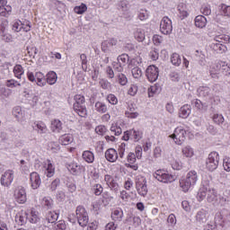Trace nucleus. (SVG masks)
<instances>
[{"label": "nucleus", "mask_w": 230, "mask_h": 230, "mask_svg": "<svg viewBox=\"0 0 230 230\" xmlns=\"http://www.w3.org/2000/svg\"><path fill=\"white\" fill-rule=\"evenodd\" d=\"M106 100L109 102V103H111V105H118V97L112 93H110Z\"/></svg>", "instance_id": "e2e57ef3"}, {"label": "nucleus", "mask_w": 230, "mask_h": 230, "mask_svg": "<svg viewBox=\"0 0 230 230\" xmlns=\"http://www.w3.org/2000/svg\"><path fill=\"white\" fill-rule=\"evenodd\" d=\"M125 114H126L127 118H130L131 119H134L139 116V113L134 111V109H132V108L126 111Z\"/></svg>", "instance_id": "052dcab7"}, {"label": "nucleus", "mask_w": 230, "mask_h": 230, "mask_svg": "<svg viewBox=\"0 0 230 230\" xmlns=\"http://www.w3.org/2000/svg\"><path fill=\"white\" fill-rule=\"evenodd\" d=\"M67 226L66 225V221L64 220H59L57 222L56 225V229L58 230H66Z\"/></svg>", "instance_id": "774afa93"}, {"label": "nucleus", "mask_w": 230, "mask_h": 230, "mask_svg": "<svg viewBox=\"0 0 230 230\" xmlns=\"http://www.w3.org/2000/svg\"><path fill=\"white\" fill-rule=\"evenodd\" d=\"M58 217L59 214L55 212V211H49L46 216L45 218L47 220V222H49V224H55V222H57V220H58Z\"/></svg>", "instance_id": "cd10ccee"}, {"label": "nucleus", "mask_w": 230, "mask_h": 230, "mask_svg": "<svg viewBox=\"0 0 230 230\" xmlns=\"http://www.w3.org/2000/svg\"><path fill=\"white\" fill-rule=\"evenodd\" d=\"M209 188H210L209 183H207L206 185L203 184V186L199 188L197 194V199L199 200V202H202V200L206 199V196L209 191Z\"/></svg>", "instance_id": "412c9836"}, {"label": "nucleus", "mask_w": 230, "mask_h": 230, "mask_svg": "<svg viewBox=\"0 0 230 230\" xmlns=\"http://www.w3.org/2000/svg\"><path fill=\"white\" fill-rule=\"evenodd\" d=\"M221 10L223 12V15L226 17H230V5H226V4H221Z\"/></svg>", "instance_id": "69168bd1"}, {"label": "nucleus", "mask_w": 230, "mask_h": 230, "mask_svg": "<svg viewBox=\"0 0 230 230\" xmlns=\"http://www.w3.org/2000/svg\"><path fill=\"white\" fill-rule=\"evenodd\" d=\"M41 206L46 209H51L53 208V199L49 197H45L41 200Z\"/></svg>", "instance_id": "4c0bfd02"}, {"label": "nucleus", "mask_w": 230, "mask_h": 230, "mask_svg": "<svg viewBox=\"0 0 230 230\" xmlns=\"http://www.w3.org/2000/svg\"><path fill=\"white\" fill-rule=\"evenodd\" d=\"M216 42H221V44H227L230 42L229 35L221 34L216 37Z\"/></svg>", "instance_id": "de8ad7c7"}, {"label": "nucleus", "mask_w": 230, "mask_h": 230, "mask_svg": "<svg viewBox=\"0 0 230 230\" xmlns=\"http://www.w3.org/2000/svg\"><path fill=\"white\" fill-rule=\"evenodd\" d=\"M192 105H194L198 111H208V104L201 102V101L199 99L193 100Z\"/></svg>", "instance_id": "e433bc0d"}, {"label": "nucleus", "mask_w": 230, "mask_h": 230, "mask_svg": "<svg viewBox=\"0 0 230 230\" xmlns=\"http://www.w3.org/2000/svg\"><path fill=\"white\" fill-rule=\"evenodd\" d=\"M77 222L81 227L87 226V224H89V214L77 217Z\"/></svg>", "instance_id": "79ce46f5"}, {"label": "nucleus", "mask_w": 230, "mask_h": 230, "mask_svg": "<svg viewBox=\"0 0 230 230\" xmlns=\"http://www.w3.org/2000/svg\"><path fill=\"white\" fill-rule=\"evenodd\" d=\"M73 110L80 118H87V106L85 104H73Z\"/></svg>", "instance_id": "a211bd4d"}, {"label": "nucleus", "mask_w": 230, "mask_h": 230, "mask_svg": "<svg viewBox=\"0 0 230 230\" xmlns=\"http://www.w3.org/2000/svg\"><path fill=\"white\" fill-rule=\"evenodd\" d=\"M118 82L119 85H125L126 84H128V79L127 78V75H125V74H119Z\"/></svg>", "instance_id": "680f3d73"}, {"label": "nucleus", "mask_w": 230, "mask_h": 230, "mask_svg": "<svg viewBox=\"0 0 230 230\" xmlns=\"http://www.w3.org/2000/svg\"><path fill=\"white\" fill-rule=\"evenodd\" d=\"M146 76L151 83L155 82L159 78V68L154 65L149 66L146 70Z\"/></svg>", "instance_id": "9b49d317"}, {"label": "nucleus", "mask_w": 230, "mask_h": 230, "mask_svg": "<svg viewBox=\"0 0 230 230\" xmlns=\"http://www.w3.org/2000/svg\"><path fill=\"white\" fill-rule=\"evenodd\" d=\"M73 141H75V137L71 133H65L59 136L58 139V143L62 146H67L68 145H71Z\"/></svg>", "instance_id": "dca6fc26"}, {"label": "nucleus", "mask_w": 230, "mask_h": 230, "mask_svg": "<svg viewBox=\"0 0 230 230\" xmlns=\"http://www.w3.org/2000/svg\"><path fill=\"white\" fill-rule=\"evenodd\" d=\"M173 31V26L172 25V20L168 16H164L160 22V31L164 35H170Z\"/></svg>", "instance_id": "1a4fd4ad"}, {"label": "nucleus", "mask_w": 230, "mask_h": 230, "mask_svg": "<svg viewBox=\"0 0 230 230\" xmlns=\"http://www.w3.org/2000/svg\"><path fill=\"white\" fill-rule=\"evenodd\" d=\"M220 162V156L217 152H211L206 160V168L208 172H215L218 168V163Z\"/></svg>", "instance_id": "7ed1b4c3"}, {"label": "nucleus", "mask_w": 230, "mask_h": 230, "mask_svg": "<svg viewBox=\"0 0 230 230\" xmlns=\"http://www.w3.org/2000/svg\"><path fill=\"white\" fill-rule=\"evenodd\" d=\"M13 30L17 32L23 31L24 33H28V31H31V22L28 20H17L13 23Z\"/></svg>", "instance_id": "39448f33"}, {"label": "nucleus", "mask_w": 230, "mask_h": 230, "mask_svg": "<svg viewBox=\"0 0 230 230\" xmlns=\"http://www.w3.org/2000/svg\"><path fill=\"white\" fill-rule=\"evenodd\" d=\"M182 154L185 157H193V148L191 146H187L182 149Z\"/></svg>", "instance_id": "bf43d9fd"}, {"label": "nucleus", "mask_w": 230, "mask_h": 230, "mask_svg": "<svg viewBox=\"0 0 230 230\" xmlns=\"http://www.w3.org/2000/svg\"><path fill=\"white\" fill-rule=\"evenodd\" d=\"M118 62L121 64V66L124 67V66H127V64H129L130 62V57H128V54H121L118 57Z\"/></svg>", "instance_id": "ea45409f"}, {"label": "nucleus", "mask_w": 230, "mask_h": 230, "mask_svg": "<svg viewBox=\"0 0 230 230\" xmlns=\"http://www.w3.org/2000/svg\"><path fill=\"white\" fill-rule=\"evenodd\" d=\"M111 217L113 222H121L123 220V210L121 208H115L111 211Z\"/></svg>", "instance_id": "4be33fe9"}, {"label": "nucleus", "mask_w": 230, "mask_h": 230, "mask_svg": "<svg viewBox=\"0 0 230 230\" xmlns=\"http://www.w3.org/2000/svg\"><path fill=\"white\" fill-rule=\"evenodd\" d=\"M32 128L38 134H46L48 132V126L42 120H36L32 123Z\"/></svg>", "instance_id": "f3484780"}, {"label": "nucleus", "mask_w": 230, "mask_h": 230, "mask_svg": "<svg viewBox=\"0 0 230 230\" xmlns=\"http://www.w3.org/2000/svg\"><path fill=\"white\" fill-rule=\"evenodd\" d=\"M131 138L135 141H139L141 139V133L136 129H131Z\"/></svg>", "instance_id": "338daca9"}, {"label": "nucleus", "mask_w": 230, "mask_h": 230, "mask_svg": "<svg viewBox=\"0 0 230 230\" xmlns=\"http://www.w3.org/2000/svg\"><path fill=\"white\" fill-rule=\"evenodd\" d=\"M118 151L114 148H109L105 151V159L109 161V163H116L118 161Z\"/></svg>", "instance_id": "aec40b11"}, {"label": "nucleus", "mask_w": 230, "mask_h": 230, "mask_svg": "<svg viewBox=\"0 0 230 230\" xmlns=\"http://www.w3.org/2000/svg\"><path fill=\"white\" fill-rule=\"evenodd\" d=\"M111 132L114 134V136H121L123 134V129L121 128V123L116 121L113 122L110 128Z\"/></svg>", "instance_id": "a878e982"}, {"label": "nucleus", "mask_w": 230, "mask_h": 230, "mask_svg": "<svg viewBox=\"0 0 230 230\" xmlns=\"http://www.w3.org/2000/svg\"><path fill=\"white\" fill-rule=\"evenodd\" d=\"M13 73L15 78H18V80H21V78H22V75H24V68L21 65H16L13 67Z\"/></svg>", "instance_id": "473e14b6"}, {"label": "nucleus", "mask_w": 230, "mask_h": 230, "mask_svg": "<svg viewBox=\"0 0 230 230\" xmlns=\"http://www.w3.org/2000/svg\"><path fill=\"white\" fill-rule=\"evenodd\" d=\"M171 62L173 66H181L182 60L181 59V56L178 53H173L171 56Z\"/></svg>", "instance_id": "49530a36"}, {"label": "nucleus", "mask_w": 230, "mask_h": 230, "mask_svg": "<svg viewBox=\"0 0 230 230\" xmlns=\"http://www.w3.org/2000/svg\"><path fill=\"white\" fill-rule=\"evenodd\" d=\"M14 200L18 204H26L28 201V194H26V189L22 186H18L14 190Z\"/></svg>", "instance_id": "6e6552de"}, {"label": "nucleus", "mask_w": 230, "mask_h": 230, "mask_svg": "<svg viewBox=\"0 0 230 230\" xmlns=\"http://www.w3.org/2000/svg\"><path fill=\"white\" fill-rule=\"evenodd\" d=\"M104 73L106 75V77L109 78V80H112V78H114V76H115L114 70L112 69V66H108L105 67Z\"/></svg>", "instance_id": "864d4df0"}, {"label": "nucleus", "mask_w": 230, "mask_h": 230, "mask_svg": "<svg viewBox=\"0 0 230 230\" xmlns=\"http://www.w3.org/2000/svg\"><path fill=\"white\" fill-rule=\"evenodd\" d=\"M207 201L211 202H217V192L215 191V189L209 188L208 192L207 194Z\"/></svg>", "instance_id": "c9c22d12"}, {"label": "nucleus", "mask_w": 230, "mask_h": 230, "mask_svg": "<svg viewBox=\"0 0 230 230\" xmlns=\"http://www.w3.org/2000/svg\"><path fill=\"white\" fill-rule=\"evenodd\" d=\"M30 182L31 188L32 190H39L40 188V184H42V180L40 179V175L38 174L37 172H33L30 174Z\"/></svg>", "instance_id": "4468645a"}, {"label": "nucleus", "mask_w": 230, "mask_h": 230, "mask_svg": "<svg viewBox=\"0 0 230 230\" xmlns=\"http://www.w3.org/2000/svg\"><path fill=\"white\" fill-rule=\"evenodd\" d=\"M212 119L216 125H222L225 121L224 116L218 113L214 114Z\"/></svg>", "instance_id": "603ef678"}, {"label": "nucleus", "mask_w": 230, "mask_h": 230, "mask_svg": "<svg viewBox=\"0 0 230 230\" xmlns=\"http://www.w3.org/2000/svg\"><path fill=\"white\" fill-rule=\"evenodd\" d=\"M132 75L134 78H141L143 76V71H141V68L135 66L132 68Z\"/></svg>", "instance_id": "0e129e2a"}, {"label": "nucleus", "mask_w": 230, "mask_h": 230, "mask_svg": "<svg viewBox=\"0 0 230 230\" xmlns=\"http://www.w3.org/2000/svg\"><path fill=\"white\" fill-rule=\"evenodd\" d=\"M95 132L99 136H105V134H107V127L104 125H99L95 128Z\"/></svg>", "instance_id": "4d7b16f0"}, {"label": "nucleus", "mask_w": 230, "mask_h": 230, "mask_svg": "<svg viewBox=\"0 0 230 230\" xmlns=\"http://www.w3.org/2000/svg\"><path fill=\"white\" fill-rule=\"evenodd\" d=\"M43 168L45 170V175L49 178L55 175V166L51 163V160H47L43 163Z\"/></svg>", "instance_id": "6ab92c4d"}, {"label": "nucleus", "mask_w": 230, "mask_h": 230, "mask_svg": "<svg viewBox=\"0 0 230 230\" xmlns=\"http://www.w3.org/2000/svg\"><path fill=\"white\" fill-rule=\"evenodd\" d=\"M197 181H199L197 172L190 171L187 173L185 178L180 180V188H181L182 191L186 193L190 191V188H193V186L197 184Z\"/></svg>", "instance_id": "f03ea898"}, {"label": "nucleus", "mask_w": 230, "mask_h": 230, "mask_svg": "<svg viewBox=\"0 0 230 230\" xmlns=\"http://www.w3.org/2000/svg\"><path fill=\"white\" fill-rule=\"evenodd\" d=\"M40 221V217H39V212L35 210H31L30 213L25 210H21L15 216V222L18 226H26L28 222L30 224H37Z\"/></svg>", "instance_id": "f257e3e1"}, {"label": "nucleus", "mask_w": 230, "mask_h": 230, "mask_svg": "<svg viewBox=\"0 0 230 230\" xmlns=\"http://www.w3.org/2000/svg\"><path fill=\"white\" fill-rule=\"evenodd\" d=\"M75 215H76V218L80 217H84L87 214V210H85V208H84L83 206H78L76 208L75 210Z\"/></svg>", "instance_id": "5fc2aeb1"}, {"label": "nucleus", "mask_w": 230, "mask_h": 230, "mask_svg": "<svg viewBox=\"0 0 230 230\" xmlns=\"http://www.w3.org/2000/svg\"><path fill=\"white\" fill-rule=\"evenodd\" d=\"M58 78V76L55 71H49L45 77L46 84H49V85H55V84H57Z\"/></svg>", "instance_id": "b1692460"}, {"label": "nucleus", "mask_w": 230, "mask_h": 230, "mask_svg": "<svg viewBox=\"0 0 230 230\" xmlns=\"http://www.w3.org/2000/svg\"><path fill=\"white\" fill-rule=\"evenodd\" d=\"M93 191L96 197H100L103 193V187L100 183H96L93 186Z\"/></svg>", "instance_id": "3c124183"}, {"label": "nucleus", "mask_w": 230, "mask_h": 230, "mask_svg": "<svg viewBox=\"0 0 230 230\" xmlns=\"http://www.w3.org/2000/svg\"><path fill=\"white\" fill-rule=\"evenodd\" d=\"M14 179V172L13 170H7L5 171L0 179V182L2 186H5V188H8V186H11L13 182Z\"/></svg>", "instance_id": "9d476101"}, {"label": "nucleus", "mask_w": 230, "mask_h": 230, "mask_svg": "<svg viewBox=\"0 0 230 230\" xmlns=\"http://www.w3.org/2000/svg\"><path fill=\"white\" fill-rule=\"evenodd\" d=\"M197 93L200 98H208L211 93V88L208 86H200L198 88Z\"/></svg>", "instance_id": "7c9ffc66"}, {"label": "nucleus", "mask_w": 230, "mask_h": 230, "mask_svg": "<svg viewBox=\"0 0 230 230\" xmlns=\"http://www.w3.org/2000/svg\"><path fill=\"white\" fill-rule=\"evenodd\" d=\"M206 24H208V19L205 18L204 15H198L195 18V26L197 28H206Z\"/></svg>", "instance_id": "c756f323"}, {"label": "nucleus", "mask_w": 230, "mask_h": 230, "mask_svg": "<svg viewBox=\"0 0 230 230\" xmlns=\"http://www.w3.org/2000/svg\"><path fill=\"white\" fill-rule=\"evenodd\" d=\"M187 132L182 128H176L172 135H170L169 137L173 139L176 145H182L186 140Z\"/></svg>", "instance_id": "0eeeda50"}, {"label": "nucleus", "mask_w": 230, "mask_h": 230, "mask_svg": "<svg viewBox=\"0 0 230 230\" xmlns=\"http://www.w3.org/2000/svg\"><path fill=\"white\" fill-rule=\"evenodd\" d=\"M49 128L52 134H60L64 130V124L60 119H54L50 120Z\"/></svg>", "instance_id": "ddd939ff"}, {"label": "nucleus", "mask_w": 230, "mask_h": 230, "mask_svg": "<svg viewBox=\"0 0 230 230\" xmlns=\"http://www.w3.org/2000/svg\"><path fill=\"white\" fill-rule=\"evenodd\" d=\"M136 188H137V193L142 195V197H145V183L141 181H137Z\"/></svg>", "instance_id": "6e6d98bb"}, {"label": "nucleus", "mask_w": 230, "mask_h": 230, "mask_svg": "<svg viewBox=\"0 0 230 230\" xmlns=\"http://www.w3.org/2000/svg\"><path fill=\"white\" fill-rule=\"evenodd\" d=\"M116 44H118V40L116 39H110L108 40H104L102 43V50L104 51H109V49H111V48H112L113 46H116Z\"/></svg>", "instance_id": "5701e85b"}, {"label": "nucleus", "mask_w": 230, "mask_h": 230, "mask_svg": "<svg viewBox=\"0 0 230 230\" xmlns=\"http://www.w3.org/2000/svg\"><path fill=\"white\" fill-rule=\"evenodd\" d=\"M216 69H217L220 73H223V75H226V76H227V75H230V67L224 62L217 63Z\"/></svg>", "instance_id": "c85d7f7f"}, {"label": "nucleus", "mask_w": 230, "mask_h": 230, "mask_svg": "<svg viewBox=\"0 0 230 230\" xmlns=\"http://www.w3.org/2000/svg\"><path fill=\"white\" fill-rule=\"evenodd\" d=\"M213 49L219 53H224L225 51H227V48L226 47V45L222 44L220 41H217L213 44Z\"/></svg>", "instance_id": "a19ab883"}, {"label": "nucleus", "mask_w": 230, "mask_h": 230, "mask_svg": "<svg viewBox=\"0 0 230 230\" xmlns=\"http://www.w3.org/2000/svg\"><path fill=\"white\" fill-rule=\"evenodd\" d=\"M180 118H183V119H186L191 114V106L185 104L183 105L179 111Z\"/></svg>", "instance_id": "bb28decb"}, {"label": "nucleus", "mask_w": 230, "mask_h": 230, "mask_svg": "<svg viewBox=\"0 0 230 230\" xmlns=\"http://www.w3.org/2000/svg\"><path fill=\"white\" fill-rule=\"evenodd\" d=\"M74 12L78 15H82L87 12V5L85 4H81L80 5H77L74 8Z\"/></svg>", "instance_id": "c03bdc74"}, {"label": "nucleus", "mask_w": 230, "mask_h": 230, "mask_svg": "<svg viewBox=\"0 0 230 230\" xmlns=\"http://www.w3.org/2000/svg\"><path fill=\"white\" fill-rule=\"evenodd\" d=\"M82 159L84 161V163L91 164L94 163V153L89 150H85L82 154Z\"/></svg>", "instance_id": "393cba45"}, {"label": "nucleus", "mask_w": 230, "mask_h": 230, "mask_svg": "<svg viewBox=\"0 0 230 230\" xmlns=\"http://www.w3.org/2000/svg\"><path fill=\"white\" fill-rule=\"evenodd\" d=\"M224 216H223V210L221 212L216 213L215 216V225L220 226V227H224Z\"/></svg>", "instance_id": "58836bf2"}, {"label": "nucleus", "mask_w": 230, "mask_h": 230, "mask_svg": "<svg viewBox=\"0 0 230 230\" xmlns=\"http://www.w3.org/2000/svg\"><path fill=\"white\" fill-rule=\"evenodd\" d=\"M104 181L107 184V186L112 190V191H119V184L118 183V181H116V179H114L112 177V175L111 174H105L104 175Z\"/></svg>", "instance_id": "2eb2a0df"}, {"label": "nucleus", "mask_w": 230, "mask_h": 230, "mask_svg": "<svg viewBox=\"0 0 230 230\" xmlns=\"http://www.w3.org/2000/svg\"><path fill=\"white\" fill-rule=\"evenodd\" d=\"M125 150H127V144L121 143L118 148L119 156L120 157V159H123V157H125Z\"/></svg>", "instance_id": "13d9d810"}, {"label": "nucleus", "mask_w": 230, "mask_h": 230, "mask_svg": "<svg viewBox=\"0 0 230 230\" xmlns=\"http://www.w3.org/2000/svg\"><path fill=\"white\" fill-rule=\"evenodd\" d=\"M12 14V5H7L6 4L0 7L1 17H8Z\"/></svg>", "instance_id": "f704fd0d"}, {"label": "nucleus", "mask_w": 230, "mask_h": 230, "mask_svg": "<svg viewBox=\"0 0 230 230\" xmlns=\"http://www.w3.org/2000/svg\"><path fill=\"white\" fill-rule=\"evenodd\" d=\"M74 105H85V96L82 94H75L74 96Z\"/></svg>", "instance_id": "37998d69"}, {"label": "nucleus", "mask_w": 230, "mask_h": 230, "mask_svg": "<svg viewBox=\"0 0 230 230\" xmlns=\"http://www.w3.org/2000/svg\"><path fill=\"white\" fill-rule=\"evenodd\" d=\"M208 215V212L204 209L199 210L196 215V220L197 222H199V224H204L208 220V217H206Z\"/></svg>", "instance_id": "72a5a7b5"}, {"label": "nucleus", "mask_w": 230, "mask_h": 230, "mask_svg": "<svg viewBox=\"0 0 230 230\" xmlns=\"http://www.w3.org/2000/svg\"><path fill=\"white\" fill-rule=\"evenodd\" d=\"M94 109L96 112H99V114H105L108 111L107 104L100 101L95 102Z\"/></svg>", "instance_id": "2f4dec72"}, {"label": "nucleus", "mask_w": 230, "mask_h": 230, "mask_svg": "<svg viewBox=\"0 0 230 230\" xmlns=\"http://www.w3.org/2000/svg\"><path fill=\"white\" fill-rule=\"evenodd\" d=\"M66 168L72 175H80L85 168L83 165L78 164L76 162H71L66 164Z\"/></svg>", "instance_id": "f8f14e48"}, {"label": "nucleus", "mask_w": 230, "mask_h": 230, "mask_svg": "<svg viewBox=\"0 0 230 230\" xmlns=\"http://www.w3.org/2000/svg\"><path fill=\"white\" fill-rule=\"evenodd\" d=\"M155 179L159 181L160 182H173L177 177L175 175H172L170 173H167L166 171L164 170H157L154 174Z\"/></svg>", "instance_id": "423d86ee"}, {"label": "nucleus", "mask_w": 230, "mask_h": 230, "mask_svg": "<svg viewBox=\"0 0 230 230\" xmlns=\"http://www.w3.org/2000/svg\"><path fill=\"white\" fill-rule=\"evenodd\" d=\"M49 148L53 152V154H57L58 152H60V144L56 141H52L49 143Z\"/></svg>", "instance_id": "a18cd8bd"}, {"label": "nucleus", "mask_w": 230, "mask_h": 230, "mask_svg": "<svg viewBox=\"0 0 230 230\" xmlns=\"http://www.w3.org/2000/svg\"><path fill=\"white\" fill-rule=\"evenodd\" d=\"M5 85L10 89H13L15 87H21V83H19L15 79H9L5 82Z\"/></svg>", "instance_id": "8fccbe9b"}, {"label": "nucleus", "mask_w": 230, "mask_h": 230, "mask_svg": "<svg viewBox=\"0 0 230 230\" xmlns=\"http://www.w3.org/2000/svg\"><path fill=\"white\" fill-rule=\"evenodd\" d=\"M142 63L143 59L140 57H136L129 61L128 67H137Z\"/></svg>", "instance_id": "09e8293b"}, {"label": "nucleus", "mask_w": 230, "mask_h": 230, "mask_svg": "<svg viewBox=\"0 0 230 230\" xmlns=\"http://www.w3.org/2000/svg\"><path fill=\"white\" fill-rule=\"evenodd\" d=\"M27 78L29 82H35L39 87L46 85V75L42 72H27Z\"/></svg>", "instance_id": "20e7f679"}]
</instances>
